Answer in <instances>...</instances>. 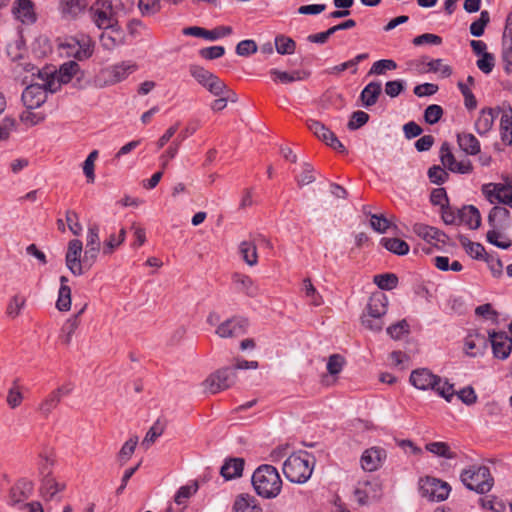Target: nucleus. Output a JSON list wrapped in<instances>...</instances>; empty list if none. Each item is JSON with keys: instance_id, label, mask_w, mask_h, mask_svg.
<instances>
[{"instance_id": "f257e3e1", "label": "nucleus", "mask_w": 512, "mask_h": 512, "mask_svg": "<svg viewBox=\"0 0 512 512\" xmlns=\"http://www.w3.org/2000/svg\"><path fill=\"white\" fill-rule=\"evenodd\" d=\"M255 492L262 498L273 499L282 489V480L275 467L264 464L259 466L252 475Z\"/></svg>"}, {"instance_id": "f03ea898", "label": "nucleus", "mask_w": 512, "mask_h": 512, "mask_svg": "<svg viewBox=\"0 0 512 512\" xmlns=\"http://www.w3.org/2000/svg\"><path fill=\"white\" fill-rule=\"evenodd\" d=\"M410 383L419 390L432 389L443 397L447 402H451L454 397V385L447 380L433 374L426 368H420L412 371Z\"/></svg>"}, {"instance_id": "7ed1b4c3", "label": "nucleus", "mask_w": 512, "mask_h": 512, "mask_svg": "<svg viewBox=\"0 0 512 512\" xmlns=\"http://www.w3.org/2000/svg\"><path fill=\"white\" fill-rule=\"evenodd\" d=\"M460 481L467 489L478 494L488 493L494 485L490 469L485 465L478 464L463 469L460 473Z\"/></svg>"}, {"instance_id": "20e7f679", "label": "nucleus", "mask_w": 512, "mask_h": 512, "mask_svg": "<svg viewBox=\"0 0 512 512\" xmlns=\"http://www.w3.org/2000/svg\"><path fill=\"white\" fill-rule=\"evenodd\" d=\"M285 477L293 483H305L312 474L313 467L307 452L290 455L283 464Z\"/></svg>"}, {"instance_id": "39448f33", "label": "nucleus", "mask_w": 512, "mask_h": 512, "mask_svg": "<svg viewBox=\"0 0 512 512\" xmlns=\"http://www.w3.org/2000/svg\"><path fill=\"white\" fill-rule=\"evenodd\" d=\"M24 70L31 72L32 75H35V71H37L38 79L41 82H35L28 85L23 93H22V101L27 109L33 110L39 108L42 104L45 103L47 98V92H50L45 85L46 77L43 72L39 71L36 67L31 65L30 63L25 64L23 67Z\"/></svg>"}, {"instance_id": "423d86ee", "label": "nucleus", "mask_w": 512, "mask_h": 512, "mask_svg": "<svg viewBox=\"0 0 512 512\" xmlns=\"http://www.w3.org/2000/svg\"><path fill=\"white\" fill-rule=\"evenodd\" d=\"M138 69L133 61H122L100 71L95 77V84L98 87L114 85L125 80L130 74Z\"/></svg>"}, {"instance_id": "0eeeda50", "label": "nucleus", "mask_w": 512, "mask_h": 512, "mask_svg": "<svg viewBox=\"0 0 512 512\" xmlns=\"http://www.w3.org/2000/svg\"><path fill=\"white\" fill-rule=\"evenodd\" d=\"M190 75L199 85L208 90L213 96H223L227 91V85L215 74L199 65L189 66Z\"/></svg>"}, {"instance_id": "6e6552de", "label": "nucleus", "mask_w": 512, "mask_h": 512, "mask_svg": "<svg viewBox=\"0 0 512 512\" xmlns=\"http://www.w3.org/2000/svg\"><path fill=\"white\" fill-rule=\"evenodd\" d=\"M112 2L108 0H97L89 8L88 13L92 22L99 29L114 30L117 27V20L114 17Z\"/></svg>"}, {"instance_id": "1a4fd4ad", "label": "nucleus", "mask_w": 512, "mask_h": 512, "mask_svg": "<svg viewBox=\"0 0 512 512\" xmlns=\"http://www.w3.org/2000/svg\"><path fill=\"white\" fill-rule=\"evenodd\" d=\"M236 377L232 367H223L210 374L202 385L207 392L216 394L234 385Z\"/></svg>"}, {"instance_id": "9d476101", "label": "nucleus", "mask_w": 512, "mask_h": 512, "mask_svg": "<svg viewBox=\"0 0 512 512\" xmlns=\"http://www.w3.org/2000/svg\"><path fill=\"white\" fill-rule=\"evenodd\" d=\"M79 71V65L75 61H68L60 66L54 73L43 72L46 77L45 85L51 93L58 91L62 84L71 81L72 77Z\"/></svg>"}, {"instance_id": "9b49d317", "label": "nucleus", "mask_w": 512, "mask_h": 512, "mask_svg": "<svg viewBox=\"0 0 512 512\" xmlns=\"http://www.w3.org/2000/svg\"><path fill=\"white\" fill-rule=\"evenodd\" d=\"M420 493L430 501H444L448 498L451 487L447 482L434 477H426L420 480Z\"/></svg>"}, {"instance_id": "f8f14e48", "label": "nucleus", "mask_w": 512, "mask_h": 512, "mask_svg": "<svg viewBox=\"0 0 512 512\" xmlns=\"http://www.w3.org/2000/svg\"><path fill=\"white\" fill-rule=\"evenodd\" d=\"M481 191L491 204L502 203L512 208V185L487 183Z\"/></svg>"}, {"instance_id": "ddd939ff", "label": "nucleus", "mask_w": 512, "mask_h": 512, "mask_svg": "<svg viewBox=\"0 0 512 512\" xmlns=\"http://www.w3.org/2000/svg\"><path fill=\"white\" fill-rule=\"evenodd\" d=\"M249 322L241 316H233L220 323L215 333L220 338H235L246 334Z\"/></svg>"}, {"instance_id": "4468645a", "label": "nucleus", "mask_w": 512, "mask_h": 512, "mask_svg": "<svg viewBox=\"0 0 512 512\" xmlns=\"http://www.w3.org/2000/svg\"><path fill=\"white\" fill-rule=\"evenodd\" d=\"M381 491V484L378 480H362L357 483L354 495L360 505H367L378 500L381 497Z\"/></svg>"}, {"instance_id": "2eb2a0df", "label": "nucleus", "mask_w": 512, "mask_h": 512, "mask_svg": "<svg viewBox=\"0 0 512 512\" xmlns=\"http://www.w3.org/2000/svg\"><path fill=\"white\" fill-rule=\"evenodd\" d=\"M308 129L321 141H323L326 145L330 146L334 150L340 153H346V149L344 145L338 140L336 135L323 123L309 119L307 121Z\"/></svg>"}, {"instance_id": "dca6fc26", "label": "nucleus", "mask_w": 512, "mask_h": 512, "mask_svg": "<svg viewBox=\"0 0 512 512\" xmlns=\"http://www.w3.org/2000/svg\"><path fill=\"white\" fill-rule=\"evenodd\" d=\"M440 160L444 167L454 173L468 174L473 170L470 160L466 159L458 162L455 159L448 142L442 143L440 147Z\"/></svg>"}, {"instance_id": "f3484780", "label": "nucleus", "mask_w": 512, "mask_h": 512, "mask_svg": "<svg viewBox=\"0 0 512 512\" xmlns=\"http://www.w3.org/2000/svg\"><path fill=\"white\" fill-rule=\"evenodd\" d=\"M83 244L79 239H72L68 242L65 254V265L74 276H82Z\"/></svg>"}, {"instance_id": "a211bd4d", "label": "nucleus", "mask_w": 512, "mask_h": 512, "mask_svg": "<svg viewBox=\"0 0 512 512\" xmlns=\"http://www.w3.org/2000/svg\"><path fill=\"white\" fill-rule=\"evenodd\" d=\"M491 344L494 357L504 360L509 357L512 351V340L506 332H488V344Z\"/></svg>"}, {"instance_id": "6ab92c4d", "label": "nucleus", "mask_w": 512, "mask_h": 512, "mask_svg": "<svg viewBox=\"0 0 512 512\" xmlns=\"http://www.w3.org/2000/svg\"><path fill=\"white\" fill-rule=\"evenodd\" d=\"M413 232L424 241L434 246L446 244L448 239V236L443 231L422 223L414 224Z\"/></svg>"}, {"instance_id": "aec40b11", "label": "nucleus", "mask_w": 512, "mask_h": 512, "mask_svg": "<svg viewBox=\"0 0 512 512\" xmlns=\"http://www.w3.org/2000/svg\"><path fill=\"white\" fill-rule=\"evenodd\" d=\"M386 451L380 447L366 449L361 456V467L368 472L376 471L386 459Z\"/></svg>"}, {"instance_id": "412c9836", "label": "nucleus", "mask_w": 512, "mask_h": 512, "mask_svg": "<svg viewBox=\"0 0 512 512\" xmlns=\"http://www.w3.org/2000/svg\"><path fill=\"white\" fill-rule=\"evenodd\" d=\"M488 348V338L479 333H470L464 341V351L468 356L477 357L485 353Z\"/></svg>"}, {"instance_id": "4be33fe9", "label": "nucleus", "mask_w": 512, "mask_h": 512, "mask_svg": "<svg viewBox=\"0 0 512 512\" xmlns=\"http://www.w3.org/2000/svg\"><path fill=\"white\" fill-rule=\"evenodd\" d=\"M32 490V482L25 479L19 480L9 490L8 504L11 506H16L20 503H23L30 497Z\"/></svg>"}, {"instance_id": "5701e85b", "label": "nucleus", "mask_w": 512, "mask_h": 512, "mask_svg": "<svg viewBox=\"0 0 512 512\" xmlns=\"http://www.w3.org/2000/svg\"><path fill=\"white\" fill-rule=\"evenodd\" d=\"M232 281L237 291L244 293L248 297L255 298L259 295V287L250 276L234 273L232 275Z\"/></svg>"}, {"instance_id": "b1692460", "label": "nucleus", "mask_w": 512, "mask_h": 512, "mask_svg": "<svg viewBox=\"0 0 512 512\" xmlns=\"http://www.w3.org/2000/svg\"><path fill=\"white\" fill-rule=\"evenodd\" d=\"M387 297L384 294H373L367 303L363 316L383 317L387 313Z\"/></svg>"}, {"instance_id": "393cba45", "label": "nucleus", "mask_w": 512, "mask_h": 512, "mask_svg": "<svg viewBox=\"0 0 512 512\" xmlns=\"http://www.w3.org/2000/svg\"><path fill=\"white\" fill-rule=\"evenodd\" d=\"M87 5V0H60L59 10L64 18L75 19L85 11Z\"/></svg>"}, {"instance_id": "a878e982", "label": "nucleus", "mask_w": 512, "mask_h": 512, "mask_svg": "<svg viewBox=\"0 0 512 512\" xmlns=\"http://www.w3.org/2000/svg\"><path fill=\"white\" fill-rule=\"evenodd\" d=\"M67 47L71 50L68 54L78 60L87 59L93 53V48L89 38H82L81 40L72 39L67 43Z\"/></svg>"}, {"instance_id": "bb28decb", "label": "nucleus", "mask_w": 512, "mask_h": 512, "mask_svg": "<svg viewBox=\"0 0 512 512\" xmlns=\"http://www.w3.org/2000/svg\"><path fill=\"white\" fill-rule=\"evenodd\" d=\"M87 308V304L85 303L77 313L68 318L62 326V340L64 344L69 345L72 341V337L80 325V316L84 313Z\"/></svg>"}, {"instance_id": "cd10ccee", "label": "nucleus", "mask_w": 512, "mask_h": 512, "mask_svg": "<svg viewBox=\"0 0 512 512\" xmlns=\"http://www.w3.org/2000/svg\"><path fill=\"white\" fill-rule=\"evenodd\" d=\"M233 512H262V508L254 496L243 493L236 497Z\"/></svg>"}, {"instance_id": "c85d7f7f", "label": "nucleus", "mask_w": 512, "mask_h": 512, "mask_svg": "<svg viewBox=\"0 0 512 512\" xmlns=\"http://www.w3.org/2000/svg\"><path fill=\"white\" fill-rule=\"evenodd\" d=\"M458 217L460 223L466 224L471 229H477L481 224L480 212L473 205H467L462 209H458Z\"/></svg>"}, {"instance_id": "c756f323", "label": "nucleus", "mask_w": 512, "mask_h": 512, "mask_svg": "<svg viewBox=\"0 0 512 512\" xmlns=\"http://www.w3.org/2000/svg\"><path fill=\"white\" fill-rule=\"evenodd\" d=\"M510 212L502 206H494L488 215V223L492 229L505 228L509 225Z\"/></svg>"}, {"instance_id": "7c9ffc66", "label": "nucleus", "mask_w": 512, "mask_h": 512, "mask_svg": "<svg viewBox=\"0 0 512 512\" xmlns=\"http://www.w3.org/2000/svg\"><path fill=\"white\" fill-rule=\"evenodd\" d=\"M457 143L460 149L467 155H476L480 152V143L478 139L471 133H458Z\"/></svg>"}, {"instance_id": "2f4dec72", "label": "nucleus", "mask_w": 512, "mask_h": 512, "mask_svg": "<svg viewBox=\"0 0 512 512\" xmlns=\"http://www.w3.org/2000/svg\"><path fill=\"white\" fill-rule=\"evenodd\" d=\"M244 469V459L230 458L221 467L220 474L226 479L231 480L242 475Z\"/></svg>"}, {"instance_id": "473e14b6", "label": "nucleus", "mask_w": 512, "mask_h": 512, "mask_svg": "<svg viewBox=\"0 0 512 512\" xmlns=\"http://www.w3.org/2000/svg\"><path fill=\"white\" fill-rule=\"evenodd\" d=\"M13 13L16 18L23 23H33L36 19L33 11V3L30 0H17V5L14 6Z\"/></svg>"}, {"instance_id": "72a5a7b5", "label": "nucleus", "mask_w": 512, "mask_h": 512, "mask_svg": "<svg viewBox=\"0 0 512 512\" xmlns=\"http://www.w3.org/2000/svg\"><path fill=\"white\" fill-rule=\"evenodd\" d=\"M381 91L382 87L381 83L379 82H370L368 85H366L360 95L364 106L370 107L376 104Z\"/></svg>"}, {"instance_id": "f704fd0d", "label": "nucleus", "mask_w": 512, "mask_h": 512, "mask_svg": "<svg viewBox=\"0 0 512 512\" xmlns=\"http://www.w3.org/2000/svg\"><path fill=\"white\" fill-rule=\"evenodd\" d=\"M495 119L494 111L491 108L481 110L479 117L475 122V129L480 135L489 132Z\"/></svg>"}, {"instance_id": "c9c22d12", "label": "nucleus", "mask_w": 512, "mask_h": 512, "mask_svg": "<svg viewBox=\"0 0 512 512\" xmlns=\"http://www.w3.org/2000/svg\"><path fill=\"white\" fill-rule=\"evenodd\" d=\"M123 35L121 31L115 27L110 32H104L100 36V42L105 50L111 51L123 44Z\"/></svg>"}, {"instance_id": "e433bc0d", "label": "nucleus", "mask_w": 512, "mask_h": 512, "mask_svg": "<svg viewBox=\"0 0 512 512\" xmlns=\"http://www.w3.org/2000/svg\"><path fill=\"white\" fill-rule=\"evenodd\" d=\"M64 488L65 485L58 483L52 475L42 477L41 493L45 499L52 500Z\"/></svg>"}, {"instance_id": "4c0bfd02", "label": "nucleus", "mask_w": 512, "mask_h": 512, "mask_svg": "<svg viewBox=\"0 0 512 512\" xmlns=\"http://www.w3.org/2000/svg\"><path fill=\"white\" fill-rule=\"evenodd\" d=\"M381 245L385 247L389 252L403 256L408 254L409 245L402 239L399 238H382L380 241Z\"/></svg>"}, {"instance_id": "58836bf2", "label": "nucleus", "mask_w": 512, "mask_h": 512, "mask_svg": "<svg viewBox=\"0 0 512 512\" xmlns=\"http://www.w3.org/2000/svg\"><path fill=\"white\" fill-rule=\"evenodd\" d=\"M270 74L275 77V80H279L284 84L300 81L309 76V73L300 70L286 72L278 69H271Z\"/></svg>"}, {"instance_id": "ea45409f", "label": "nucleus", "mask_w": 512, "mask_h": 512, "mask_svg": "<svg viewBox=\"0 0 512 512\" xmlns=\"http://www.w3.org/2000/svg\"><path fill=\"white\" fill-rule=\"evenodd\" d=\"M239 252L249 266H254L258 262L257 248L252 241H242L239 245Z\"/></svg>"}, {"instance_id": "a19ab883", "label": "nucleus", "mask_w": 512, "mask_h": 512, "mask_svg": "<svg viewBox=\"0 0 512 512\" xmlns=\"http://www.w3.org/2000/svg\"><path fill=\"white\" fill-rule=\"evenodd\" d=\"M459 241H460L461 245L465 248L467 254H469L471 257H473L477 260H480V259L484 260L485 257L487 256V254L485 252V248L482 244L477 243V242H472L465 236H460Z\"/></svg>"}, {"instance_id": "79ce46f5", "label": "nucleus", "mask_w": 512, "mask_h": 512, "mask_svg": "<svg viewBox=\"0 0 512 512\" xmlns=\"http://www.w3.org/2000/svg\"><path fill=\"white\" fill-rule=\"evenodd\" d=\"M126 238V231L122 228L118 235L111 234L107 240L103 243L102 253L105 256H110L114 253L115 249L118 248Z\"/></svg>"}, {"instance_id": "37998d69", "label": "nucleus", "mask_w": 512, "mask_h": 512, "mask_svg": "<svg viewBox=\"0 0 512 512\" xmlns=\"http://www.w3.org/2000/svg\"><path fill=\"white\" fill-rule=\"evenodd\" d=\"M275 48L281 55H291L295 52L296 42L285 35H277L275 37Z\"/></svg>"}, {"instance_id": "c03bdc74", "label": "nucleus", "mask_w": 512, "mask_h": 512, "mask_svg": "<svg viewBox=\"0 0 512 512\" xmlns=\"http://www.w3.org/2000/svg\"><path fill=\"white\" fill-rule=\"evenodd\" d=\"M426 450L435 454L438 457L446 459H453L456 457V453L453 452L449 445L445 442H431L426 444Z\"/></svg>"}, {"instance_id": "a18cd8bd", "label": "nucleus", "mask_w": 512, "mask_h": 512, "mask_svg": "<svg viewBox=\"0 0 512 512\" xmlns=\"http://www.w3.org/2000/svg\"><path fill=\"white\" fill-rule=\"evenodd\" d=\"M138 444V437L134 436L127 440L117 454V461L120 465H124L134 454Z\"/></svg>"}, {"instance_id": "49530a36", "label": "nucleus", "mask_w": 512, "mask_h": 512, "mask_svg": "<svg viewBox=\"0 0 512 512\" xmlns=\"http://www.w3.org/2000/svg\"><path fill=\"white\" fill-rule=\"evenodd\" d=\"M501 139L507 144H512V114L504 112L500 120Z\"/></svg>"}, {"instance_id": "de8ad7c7", "label": "nucleus", "mask_w": 512, "mask_h": 512, "mask_svg": "<svg viewBox=\"0 0 512 512\" xmlns=\"http://www.w3.org/2000/svg\"><path fill=\"white\" fill-rule=\"evenodd\" d=\"M373 281L382 290H392L398 284V277L393 273H384L375 275Z\"/></svg>"}, {"instance_id": "09e8293b", "label": "nucleus", "mask_w": 512, "mask_h": 512, "mask_svg": "<svg viewBox=\"0 0 512 512\" xmlns=\"http://www.w3.org/2000/svg\"><path fill=\"white\" fill-rule=\"evenodd\" d=\"M486 239L490 244L501 249H508L512 245V241L497 229L489 230L486 234Z\"/></svg>"}, {"instance_id": "8fccbe9b", "label": "nucleus", "mask_w": 512, "mask_h": 512, "mask_svg": "<svg viewBox=\"0 0 512 512\" xmlns=\"http://www.w3.org/2000/svg\"><path fill=\"white\" fill-rule=\"evenodd\" d=\"M163 432L164 425L159 420H157L146 433V436L144 437L141 445L145 449H148L156 441V439L163 434Z\"/></svg>"}, {"instance_id": "3c124183", "label": "nucleus", "mask_w": 512, "mask_h": 512, "mask_svg": "<svg viewBox=\"0 0 512 512\" xmlns=\"http://www.w3.org/2000/svg\"><path fill=\"white\" fill-rule=\"evenodd\" d=\"M397 63L392 59H381L373 63L368 74L369 75H383L386 71L395 70Z\"/></svg>"}, {"instance_id": "603ef678", "label": "nucleus", "mask_w": 512, "mask_h": 512, "mask_svg": "<svg viewBox=\"0 0 512 512\" xmlns=\"http://www.w3.org/2000/svg\"><path fill=\"white\" fill-rule=\"evenodd\" d=\"M55 458L51 454L42 453L39 456L38 470L42 477L51 476Z\"/></svg>"}, {"instance_id": "864d4df0", "label": "nucleus", "mask_w": 512, "mask_h": 512, "mask_svg": "<svg viewBox=\"0 0 512 512\" xmlns=\"http://www.w3.org/2000/svg\"><path fill=\"white\" fill-rule=\"evenodd\" d=\"M56 308L61 312L69 311L71 308V288L60 287L58 291V299L56 301Z\"/></svg>"}, {"instance_id": "5fc2aeb1", "label": "nucleus", "mask_w": 512, "mask_h": 512, "mask_svg": "<svg viewBox=\"0 0 512 512\" xmlns=\"http://www.w3.org/2000/svg\"><path fill=\"white\" fill-rule=\"evenodd\" d=\"M490 21V16L488 11L484 10L480 14V18L470 25V33L475 37H480L484 33V29L486 25Z\"/></svg>"}, {"instance_id": "6e6d98bb", "label": "nucleus", "mask_w": 512, "mask_h": 512, "mask_svg": "<svg viewBox=\"0 0 512 512\" xmlns=\"http://www.w3.org/2000/svg\"><path fill=\"white\" fill-rule=\"evenodd\" d=\"M97 157H98V151L93 150L88 155V157L86 158V160L83 163V172H84V174L87 178V181L89 183H93L95 181L94 168H95V161H96Z\"/></svg>"}, {"instance_id": "4d7b16f0", "label": "nucleus", "mask_w": 512, "mask_h": 512, "mask_svg": "<svg viewBox=\"0 0 512 512\" xmlns=\"http://www.w3.org/2000/svg\"><path fill=\"white\" fill-rule=\"evenodd\" d=\"M198 490V483L193 482L190 485H185L179 488L177 491L174 501L176 504H183L185 501L190 498L192 495H194Z\"/></svg>"}, {"instance_id": "13d9d810", "label": "nucleus", "mask_w": 512, "mask_h": 512, "mask_svg": "<svg viewBox=\"0 0 512 512\" xmlns=\"http://www.w3.org/2000/svg\"><path fill=\"white\" fill-rule=\"evenodd\" d=\"M59 397L52 391L39 405V411L44 416H48L60 403Z\"/></svg>"}, {"instance_id": "bf43d9fd", "label": "nucleus", "mask_w": 512, "mask_h": 512, "mask_svg": "<svg viewBox=\"0 0 512 512\" xmlns=\"http://www.w3.org/2000/svg\"><path fill=\"white\" fill-rule=\"evenodd\" d=\"M303 290L305 295L311 299V304L320 306L323 303L322 296L317 292L309 278L303 280Z\"/></svg>"}, {"instance_id": "052dcab7", "label": "nucleus", "mask_w": 512, "mask_h": 512, "mask_svg": "<svg viewBox=\"0 0 512 512\" xmlns=\"http://www.w3.org/2000/svg\"><path fill=\"white\" fill-rule=\"evenodd\" d=\"M86 248L101 250L99 227L97 224H93L88 227L86 236Z\"/></svg>"}, {"instance_id": "680f3d73", "label": "nucleus", "mask_w": 512, "mask_h": 512, "mask_svg": "<svg viewBox=\"0 0 512 512\" xmlns=\"http://www.w3.org/2000/svg\"><path fill=\"white\" fill-rule=\"evenodd\" d=\"M428 177L433 184L441 185L448 180L449 174L439 165H434L428 170Z\"/></svg>"}, {"instance_id": "e2e57ef3", "label": "nucleus", "mask_w": 512, "mask_h": 512, "mask_svg": "<svg viewBox=\"0 0 512 512\" xmlns=\"http://www.w3.org/2000/svg\"><path fill=\"white\" fill-rule=\"evenodd\" d=\"M443 115V109L440 105H429L424 111V120L426 123L433 125L436 124Z\"/></svg>"}, {"instance_id": "0e129e2a", "label": "nucleus", "mask_w": 512, "mask_h": 512, "mask_svg": "<svg viewBox=\"0 0 512 512\" xmlns=\"http://www.w3.org/2000/svg\"><path fill=\"white\" fill-rule=\"evenodd\" d=\"M138 8L143 16L154 15L160 11L159 0H138Z\"/></svg>"}, {"instance_id": "69168bd1", "label": "nucleus", "mask_w": 512, "mask_h": 512, "mask_svg": "<svg viewBox=\"0 0 512 512\" xmlns=\"http://www.w3.org/2000/svg\"><path fill=\"white\" fill-rule=\"evenodd\" d=\"M392 223L383 215L372 214L370 219V226L378 233H385Z\"/></svg>"}, {"instance_id": "338daca9", "label": "nucleus", "mask_w": 512, "mask_h": 512, "mask_svg": "<svg viewBox=\"0 0 512 512\" xmlns=\"http://www.w3.org/2000/svg\"><path fill=\"white\" fill-rule=\"evenodd\" d=\"M99 252V249L86 248L84 255L82 257V275H84L88 270H90L96 263Z\"/></svg>"}, {"instance_id": "774afa93", "label": "nucleus", "mask_w": 512, "mask_h": 512, "mask_svg": "<svg viewBox=\"0 0 512 512\" xmlns=\"http://www.w3.org/2000/svg\"><path fill=\"white\" fill-rule=\"evenodd\" d=\"M409 332V324L406 320H401L387 328L388 335L393 339H400L402 335Z\"/></svg>"}]
</instances>
